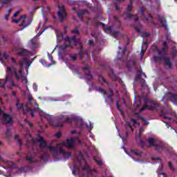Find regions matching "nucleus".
<instances>
[{
  "label": "nucleus",
  "instance_id": "nucleus-14",
  "mask_svg": "<svg viewBox=\"0 0 177 177\" xmlns=\"http://www.w3.org/2000/svg\"><path fill=\"white\" fill-rule=\"evenodd\" d=\"M24 63L27 67H30L32 62L28 60V57H22V59L19 62V67H24Z\"/></svg>",
  "mask_w": 177,
  "mask_h": 177
},
{
  "label": "nucleus",
  "instance_id": "nucleus-4",
  "mask_svg": "<svg viewBox=\"0 0 177 177\" xmlns=\"http://www.w3.org/2000/svg\"><path fill=\"white\" fill-rule=\"evenodd\" d=\"M26 105L30 109V110H32L33 114L34 113H39V111H41L39 105L37 104V101L34 100L31 94L28 95V104Z\"/></svg>",
  "mask_w": 177,
  "mask_h": 177
},
{
  "label": "nucleus",
  "instance_id": "nucleus-7",
  "mask_svg": "<svg viewBox=\"0 0 177 177\" xmlns=\"http://www.w3.org/2000/svg\"><path fill=\"white\" fill-rule=\"evenodd\" d=\"M129 4L127 6V12H125L124 15H127V19H132V17H134V21L136 23H138L139 19L136 17V15H131V12H132V8H133V2H135V0H129Z\"/></svg>",
  "mask_w": 177,
  "mask_h": 177
},
{
  "label": "nucleus",
  "instance_id": "nucleus-52",
  "mask_svg": "<svg viewBox=\"0 0 177 177\" xmlns=\"http://www.w3.org/2000/svg\"><path fill=\"white\" fill-rule=\"evenodd\" d=\"M22 82H24L25 84H27L28 82V80H27V77H23L21 80Z\"/></svg>",
  "mask_w": 177,
  "mask_h": 177
},
{
  "label": "nucleus",
  "instance_id": "nucleus-41",
  "mask_svg": "<svg viewBox=\"0 0 177 177\" xmlns=\"http://www.w3.org/2000/svg\"><path fill=\"white\" fill-rule=\"evenodd\" d=\"M99 93H102L103 95H106V93H107V91L103 89V88H102V87H100L99 88Z\"/></svg>",
  "mask_w": 177,
  "mask_h": 177
},
{
  "label": "nucleus",
  "instance_id": "nucleus-54",
  "mask_svg": "<svg viewBox=\"0 0 177 177\" xmlns=\"http://www.w3.org/2000/svg\"><path fill=\"white\" fill-rule=\"evenodd\" d=\"M131 122H133L134 125H136V124H138V120H136V119L135 118H131Z\"/></svg>",
  "mask_w": 177,
  "mask_h": 177
},
{
  "label": "nucleus",
  "instance_id": "nucleus-39",
  "mask_svg": "<svg viewBox=\"0 0 177 177\" xmlns=\"http://www.w3.org/2000/svg\"><path fill=\"white\" fill-rule=\"evenodd\" d=\"M113 19L115 20V21H117V23H118L119 26H121V20H120V17L114 15Z\"/></svg>",
  "mask_w": 177,
  "mask_h": 177
},
{
  "label": "nucleus",
  "instance_id": "nucleus-50",
  "mask_svg": "<svg viewBox=\"0 0 177 177\" xmlns=\"http://www.w3.org/2000/svg\"><path fill=\"white\" fill-rule=\"evenodd\" d=\"M83 171H91V167L88 166V165H85L83 167Z\"/></svg>",
  "mask_w": 177,
  "mask_h": 177
},
{
  "label": "nucleus",
  "instance_id": "nucleus-6",
  "mask_svg": "<svg viewBox=\"0 0 177 177\" xmlns=\"http://www.w3.org/2000/svg\"><path fill=\"white\" fill-rule=\"evenodd\" d=\"M19 99H17V103H16V107L17 109V110H23L24 114L26 115L27 114H30V115H32V117H35V115H34V112L32 111V110H31V108H30L28 106V105H23V104H19Z\"/></svg>",
  "mask_w": 177,
  "mask_h": 177
},
{
  "label": "nucleus",
  "instance_id": "nucleus-20",
  "mask_svg": "<svg viewBox=\"0 0 177 177\" xmlns=\"http://www.w3.org/2000/svg\"><path fill=\"white\" fill-rule=\"evenodd\" d=\"M16 55L17 56H23L24 57H26V56H28V50L25 48H21L16 53Z\"/></svg>",
  "mask_w": 177,
  "mask_h": 177
},
{
  "label": "nucleus",
  "instance_id": "nucleus-10",
  "mask_svg": "<svg viewBox=\"0 0 177 177\" xmlns=\"http://www.w3.org/2000/svg\"><path fill=\"white\" fill-rule=\"evenodd\" d=\"M3 121L4 124H8L12 125L13 124V116L8 113L3 114Z\"/></svg>",
  "mask_w": 177,
  "mask_h": 177
},
{
  "label": "nucleus",
  "instance_id": "nucleus-40",
  "mask_svg": "<svg viewBox=\"0 0 177 177\" xmlns=\"http://www.w3.org/2000/svg\"><path fill=\"white\" fill-rule=\"evenodd\" d=\"M26 160L29 161L30 164H33L35 162L34 159L31 156H26Z\"/></svg>",
  "mask_w": 177,
  "mask_h": 177
},
{
  "label": "nucleus",
  "instance_id": "nucleus-64",
  "mask_svg": "<svg viewBox=\"0 0 177 177\" xmlns=\"http://www.w3.org/2000/svg\"><path fill=\"white\" fill-rule=\"evenodd\" d=\"M20 13V11H17L15 13H14L13 15V17H16L17 16V15H19Z\"/></svg>",
  "mask_w": 177,
  "mask_h": 177
},
{
  "label": "nucleus",
  "instance_id": "nucleus-24",
  "mask_svg": "<svg viewBox=\"0 0 177 177\" xmlns=\"http://www.w3.org/2000/svg\"><path fill=\"white\" fill-rule=\"evenodd\" d=\"M85 13H88V10H80L77 11L76 15L80 19H82V16H84Z\"/></svg>",
  "mask_w": 177,
  "mask_h": 177
},
{
  "label": "nucleus",
  "instance_id": "nucleus-47",
  "mask_svg": "<svg viewBox=\"0 0 177 177\" xmlns=\"http://www.w3.org/2000/svg\"><path fill=\"white\" fill-rule=\"evenodd\" d=\"M162 118H165V120H169V121H171L172 120V118L167 116L165 114H162Z\"/></svg>",
  "mask_w": 177,
  "mask_h": 177
},
{
  "label": "nucleus",
  "instance_id": "nucleus-11",
  "mask_svg": "<svg viewBox=\"0 0 177 177\" xmlns=\"http://www.w3.org/2000/svg\"><path fill=\"white\" fill-rule=\"evenodd\" d=\"M148 106V110L154 111L156 110V109L158 108V103L156 101H153L151 100H147Z\"/></svg>",
  "mask_w": 177,
  "mask_h": 177
},
{
  "label": "nucleus",
  "instance_id": "nucleus-48",
  "mask_svg": "<svg viewBox=\"0 0 177 177\" xmlns=\"http://www.w3.org/2000/svg\"><path fill=\"white\" fill-rule=\"evenodd\" d=\"M12 23H15L16 24H19V23H20V21H21V18L18 19H12Z\"/></svg>",
  "mask_w": 177,
  "mask_h": 177
},
{
  "label": "nucleus",
  "instance_id": "nucleus-25",
  "mask_svg": "<svg viewBox=\"0 0 177 177\" xmlns=\"http://www.w3.org/2000/svg\"><path fill=\"white\" fill-rule=\"evenodd\" d=\"M125 0H116V2L113 3L114 8H115L116 12H120L121 8L118 6V3L124 2Z\"/></svg>",
  "mask_w": 177,
  "mask_h": 177
},
{
  "label": "nucleus",
  "instance_id": "nucleus-1",
  "mask_svg": "<svg viewBox=\"0 0 177 177\" xmlns=\"http://www.w3.org/2000/svg\"><path fill=\"white\" fill-rule=\"evenodd\" d=\"M147 141L149 147H153L154 150H156V151H158L159 153L164 151V149L167 147L162 141L157 140L153 138H149Z\"/></svg>",
  "mask_w": 177,
  "mask_h": 177
},
{
  "label": "nucleus",
  "instance_id": "nucleus-42",
  "mask_svg": "<svg viewBox=\"0 0 177 177\" xmlns=\"http://www.w3.org/2000/svg\"><path fill=\"white\" fill-rule=\"evenodd\" d=\"M11 135H12V133L10 132V129H8L6 131V136L7 138H10Z\"/></svg>",
  "mask_w": 177,
  "mask_h": 177
},
{
  "label": "nucleus",
  "instance_id": "nucleus-38",
  "mask_svg": "<svg viewBox=\"0 0 177 177\" xmlns=\"http://www.w3.org/2000/svg\"><path fill=\"white\" fill-rule=\"evenodd\" d=\"M71 34H76L77 35H80V30L77 28H75L73 30H71Z\"/></svg>",
  "mask_w": 177,
  "mask_h": 177
},
{
  "label": "nucleus",
  "instance_id": "nucleus-36",
  "mask_svg": "<svg viewBox=\"0 0 177 177\" xmlns=\"http://www.w3.org/2000/svg\"><path fill=\"white\" fill-rule=\"evenodd\" d=\"M63 122H68V124H71L73 122V119L69 118H65L63 120Z\"/></svg>",
  "mask_w": 177,
  "mask_h": 177
},
{
  "label": "nucleus",
  "instance_id": "nucleus-51",
  "mask_svg": "<svg viewBox=\"0 0 177 177\" xmlns=\"http://www.w3.org/2000/svg\"><path fill=\"white\" fill-rule=\"evenodd\" d=\"M100 80H101V81H103L104 83L107 84V80L104 79L103 76L100 75Z\"/></svg>",
  "mask_w": 177,
  "mask_h": 177
},
{
  "label": "nucleus",
  "instance_id": "nucleus-18",
  "mask_svg": "<svg viewBox=\"0 0 177 177\" xmlns=\"http://www.w3.org/2000/svg\"><path fill=\"white\" fill-rule=\"evenodd\" d=\"M74 142H75V140L74 138H71L69 140H67L66 142H62V145L66 146V147H73Z\"/></svg>",
  "mask_w": 177,
  "mask_h": 177
},
{
  "label": "nucleus",
  "instance_id": "nucleus-34",
  "mask_svg": "<svg viewBox=\"0 0 177 177\" xmlns=\"http://www.w3.org/2000/svg\"><path fill=\"white\" fill-rule=\"evenodd\" d=\"M142 26V24H140V22H138V26H136V31L137 32H142V30H140V27Z\"/></svg>",
  "mask_w": 177,
  "mask_h": 177
},
{
  "label": "nucleus",
  "instance_id": "nucleus-22",
  "mask_svg": "<svg viewBox=\"0 0 177 177\" xmlns=\"http://www.w3.org/2000/svg\"><path fill=\"white\" fill-rule=\"evenodd\" d=\"M135 66H136V61H135V59H131L127 64V68L128 70H131V68H132V67H135Z\"/></svg>",
  "mask_w": 177,
  "mask_h": 177
},
{
  "label": "nucleus",
  "instance_id": "nucleus-44",
  "mask_svg": "<svg viewBox=\"0 0 177 177\" xmlns=\"http://www.w3.org/2000/svg\"><path fill=\"white\" fill-rule=\"evenodd\" d=\"M145 145H146V143H145V141H143V140H140V146L141 149H145Z\"/></svg>",
  "mask_w": 177,
  "mask_h": 177
},
{
  "label": "nucleus",
  "instance_id": "nucleus-17",
  "mask_svg": "<svg viewBox=\"0 0 177 177\" xmlns=\"http://www.w3.org/2000/svg\"><path fill=\"white\" fill-rule=\"evenodd\" d=\"M59 154H62V156L66 158V160H70V158L71 157V153L64 151L63 148L59 149Z\"/></svg>",
  "mask_w": 177,
  "mask_h": 177
},
{
  "label": "nucleus",
  "instance_id": "nucleus-62",
  "mask_svg": "<svg viewBox=\"0 0 177 177\" xmlns=\"http://www.w3.org/2000/svg\"><path fill=\"white\" fill-rule=\"evenodd\" d=\"M88 44L91 46H93L95 44L93 43V41L92 40H88Z\"/></svg>",
  "mask_w": 177,
  "mask_h": 177
},
{
  "label": "nucleus",
  "instance_id": "nucleus-61",
  "mask_svg": "<svg viewBox=\"0 0 177 177\" xmlns=\"http://www.w3.org/2000/svg\"><path fill=\"white\" fill-rule=\"evenodd\" d=\"M56 138H57L58 139L62 136V133L61 132H58L55 134Z\"/></svg>",
  "mask_w": 177,
  "mask_h": 177
},
{
  "label": "nucleus",
  "instance_id": "nucleus-55",
  "mask_svg": "<svg viewBox=\"0 0 177 177\" xmlns=\"http://www.w3.org/2000/svg\"><path fill=\"white\" fill-rule=\"evenodd\" d=\"M140 78H142V72H140L139 73H138L136 76V80H140Z\"/></svg>",
  "mask_w": 177,
  "mask_h": 177
},
{
  "label": "nucleus",
  "instance_id": "nucleus-16",
  "mask_svg": "<svg viewBox=\"0 0 177 177\" xmlns=\"http://www.w3.org/2000/svg\"><path fill=\"white\" fill-rule=\"evenodd\" d=\"M157 18L160 20V23L162 25V27H165V28H168V24L167 23V19L165 16H161L160 15H157Z\"/></svg>",
  "mask_w": 177,
  "mask_h": 177
},
{
  "label": "nucleus",
  "instance_id": "nucleus-31",
  "mask_svg": "<svg viewBox=\"0 0 177 177\" xmlns=\"http://www.w3.org/2000/svg\"><path fill=\"white\" fill-rule=\"evenodd\" d=\"M14 139L17 141V143L19 145L20 147H21V146H23V143L21 142V140H20L19 138V135L16 134L15 136Z\"/></svg>",
  "mask_w": 177,
  "mask_h": 177
},
{
  "label": "nucleus",
  "instance_id": "nucleus-35",
  "mask_svg": "<svg viewBox=\"0 0 177 177\" xmlns=\"http://www.w3.org/2000/svg\"><path fill=\"white\" fill-rule=\"evenodd\" d=\"M69 57L71 59L72 62H75L77 60V54H69Z\"/></svg>",
  "mask_w": 177,
  "mask_h": 177
},
{
  "label": "nucleus",
  "instance_id": "nucleus-15",
  "mask_svg": "<svg viewBox=\"0 0 177 177\" xmlns=\"http://www.w3.org/2000/svg\"><path fill=\"white\" fill-rule=\"evenodd\" d=\"M44 117L46 118V120H47L48 122L50 124V125H52L54 128H59V127H63V124H62V123L57 124L54 125L53 124V119L52 118V116L46 115Z\"/></svg>",
  "mask_w": 177,
  "mask_h": 177
},
{
  "label": "nucleus",
  "instance_id": "nucleus-29",
  "mask_svg": "<svg viewBox=\"0 0 177 177\" xmlns=\"http://www.w3.org/2000/svg\"><path fill=\"white\" fill-rule=\"evenodd\" d=\"M114 95V93H113V91L111 90L110 93L108 95V99H109L111 103H114V100L113 99V95Z\"/></svg>",
  "mask_w": 177,
  "mask_h": 177
},
{
  "label": "nucleus",
  "instance_id": "nucleus-45",
  "mask_svg": "<svg viewBox=\"0 0 177 177\" xmlns=\"http://www.w3.org/2000/svg\"><path fill=\"white\" fill-rule=\"evenodd\" d=\"M95 161L99 167H102V165H103V162H102L101 160L95 159Z\"/></svg>",
  "mask_w": 177,
  "mask_h": 177
},
{
  "label": "nucleus",
  "instance_id": "nucleus-28",
  "mask_svg": "<svg viewBox=\"0 0 177 177\" xmlns=\"http://www.w3.org/2000/svg\"><path fill=\"white\" fill-rule=\"evenodd\" d=\"M109 77H111V79L113 80V81H115L117 80V77L115 76V73H114V71L111 70V72L109 73Z\"/></svg>",
  "mask_w": 177,
  "mask_h": 177
},
{
  "label": "nucleus",
  "instance_id": "nucleus-2",
  "mask_svg": "<svg viewBox=\"0 0 177 177\" xmlns=\"http://www.w3.org/2000/svg\"><path fill=\"white\" fill-rule=\"evenodd\" d=\"M6 73V75L5 82L3 84L2 82H0L1 88H5V85H6V82L12 80V77H13V75H15L17 81H19L20 80V77L17 75V70L16 69V68H13L12 69L10 66H7Z\"/></svg>",
  "mask_w": 177,
  "mask_h": 177
},
{
  "label": "nucleus",
  "instance_id": "nucleus-32",
  "mask_svg": "<svg viewBox=\"0 0 177 177\" xmlns=\"http://www.w3.org/2000/svg\"><path fill=\"white\" fill-rule=\"evenodd\" d=\"M70 46H71V44H62L59 48L61 50L64 51L66 49H67V48H70Z\"/></svg>",
  "mask_w": 177,
  "mask_h": 177
},
{
  "label": "nucleus",
  "instance_id": "nucleus-5",
  "mask_svg": "<svg viewBox=\"0 0 177 177\" xmlns=\"http://www.w3.org/2000/svg\"><path fill=\"white\" fill-rule=\"evenodd\" d=\"M37 142L39 143L40 149H48L50 151H53L55 154H57V147L53 146H48V144L45 140H44V138L39 136Z\"/></svg>",
  "mask_w": 177,
  "mask_h": 177
},
{
  "label": "nucleus",
  "instance_id": "nucleus-60",
  "mask_svg": "<svg viewBox=\"0 0 177 177\" xmlns=\"http://www.w3.org/2000/svg\"><path fill=\"white\" fill-rule=\"evenodd\" d=\"M2 40L4 42V44H8V38L3 37Z\"/></svg>",
  "mask_w": 177,
  "mask_h": 177
},
{
  "label": "nucleus",
  "instance_id": "nucleus-21",
  "mask_svg": "<svg viewBox=\"0 0 177 177\" xmlns=\"http://www.w3.org/2000/svg\"><path fill=\"white\" fill-rule=\"evenodd\" d=\"M86 80H87V84L89 85L92 80H93V75L91 74V71H88L87 73H85Z\"/></svg>",
  "mask_w": 177,
  "mask_h": 177
},
{
  "label": "nucleus",
  "instance_id": "nucleus-30",
  "mask_svg": "<svg viewBox=\"0 0 177 177\" xmlns=\"http://www.w3.org/2000/svg\"><path fill=\"white\" fill-rule=\"evenodd\" d=\"M156 50L158 52V56H161V55H162V53H165L167 48H164L162 47L161 50L157 48Z\"/></svg>",
  "mask_w": 177,
  "mask_h": 177
},
{
  "label": "nucleus",
  "instance_id": "nucleus-27",
  "mask_svg": "<svg viewBox=\"0 0 177 177\" xmlns=\"http://www.w3.org/2000/svg\"><path fill=\"white\" fill-rule=\"evenodd\" d=\"M133 154H136L138 157H142V154L143 153L142 151L138 149H135L131 151Z\"/></svg>",
  "mask_w": 177,
  "mask_h": 177
},
{
  "label": "nucleus",
  "instance_id": "nucleus-3",
  "mask_svg": "<svg viewBox=\"0 0 177 177\" xmlns=\"http://www.w3.org/2000/svg\"><path fill=\"white\" fill-rule=\"evenodd\" d=\"M153 59L155 63H161L164 60L165 66L172 70V62H171V57H167V53L161 54L160 56L154 55Z\"/></svg>",
  "mask_w": 177,
  "mask_h": 177
},
{
  "label": "nucleus",
  "instance_id": "nucleus-8",
  "mask_svg": "<svg viewBox=\"0 0 177 177\" xmlns=\"http://www.w3.org/2000/svg\"><path fill=\"white\" fill-rule=\"evenodd\" d=\"M59 10L57 14L60 20V21H64V19L67 18V13H66V8H64V6H59Z\"/></svg>",
  "mask_w": 177,
  "mask_h": 177
},
{
  "label": "nucleus",
  "instance_id": "nucleus-12",
  "mask_svg": "<svg viewBox=\"0 0 177 177\" xmlns=\"http://www.w3.org/2000/svg\"><path fill=\"white\" fill-rule=\"evenodd\" d=\"M64 41H68L69 42V44L71 45V42H74V45L77 46L78 45V42H80V39H77V36H72V37H68L66 36L64 39Z\"/></svg>",
  "mask_w": 177,
  "mask_h": 177
},
{
  "label": "nucleus",
  "instance_id": "nucleus-33",
  "mask_svg": "<svg viewBox=\"0 0 177 177\" xmlns=\"http://www.w3.org/2000/svg\"><path fill=\"white\" fill-rule=\"evenodd\" d=\"M140 85L142 88H146V86H147V83H146V80L145 79H141Z\"/></svg>",
  "mask_w": 177,
  "mask_h": 177
},
{
  "label": "nucleus",
  "instance_id": "nucleus-37",
  "mask_svg": "<svg viewBox=\"0 0 177 177\" xmlns=\"http://www.w3.org/2000/svg\"><path fill=\"white\" fill-rule=\"evenodd\" d=\"M147 109H149V105L145 103L142 107L140 109V113H142V111H145V110H146Z\"/></svg>",
  "mask_w": 177,
  "mask_h": 177
},
{
  "label": "nucleus",
  "instance_id": "nucleus-46",
  "mask_svg": "<svg viewBox=\"0 0 177 177\" xmlns=\"http://www.w3.org/2000/svg\"><path fill=\"white\" fill-rule=\"evenodd\" d=\"M168 165L171 171H175V168L174 167V165H172L171 162H169Z\"/></svg>",
  "mask_w": 177,
  "mask_h": 177
},
{
  "label": "nucleus",
  "instance_id": "nucleus-9",
  "mask_svg": "<svg viewBox=\"0 0 177 177\" xmlns=\"http://www.w3.org/2000/svg\"><path fill=\"white\" fill-rule=\"evenodd\" d=\"M77 50H79L78 55L80 56V60H82L84 59V56L85 55H88V50L84 49V46H82V44H80L77 48Z\"/></svg>",
  "mask_w": 177,
  "mask_h": 177
},
{
  "label": "nucleus",
  "instance_id": "nucleus-56",
  "mask_svg": "<svg viewBox=\"0 0 177 177\" xmlns=\"http://www.w3.org/2000/svg\"><path fill=\"white\" fill-rule=\"evenodd\" d=\"M162 48H165V49H167L168 48V44H167V41H164L163 42Z\"/></svg>",
  "mask_w": 177,
  "mask_h": 177
},
{
  "label": "nucleus",
  "instance_id": "nucleus-57",
  "mask_svg": "<svg viewBox=\"0 0 177 177\" xmlns=\"http://www.w3.org/2000/svg\"><path fill=\"white\" fill-rule=\"evenodd\" d=\"M46 156H48V153H42L41 156V160H45Z\"/></svg>",
  "mask_w": 177,
  "mask_h": 177
},
{
  "label": "nucleus",
  "instance_id": "nucleus-23",
  "mask_svg": "<svg viewBox=\"0 0 177 177\" xmlns=\"http://www.w3.org/2000/svg\"><path fill=\"white\" fill-rule=\"evenodd\" d=\"M169 100L172 103H177V94L176 93H169Z\"/></svg>",
  "mask_w": 177,
  "mask_h": 177
},
{
  "label": "nucleus",
  "instance_id": "nucleus-19",
  "mask_svg": "<svg viewBox=\"0 0 177 177\" xmlns=\"http://www.w3.org/2000/svg\"><path fill=\"white\" fill-rule=\"evenodd\" d=\"M26 20H27V17L26 15L21 16V24H19L20 27H24L26 28V27H28V26H30V24H26Z\"/></svg>",
  "mask_w": 177,
  "mask_h": 177
},
{
  "label": "nucleus",
  "instance_id": "nucleus-43",
  "mask_svg": "<svg viewBox=\"0 0 177 177\" xmlns=\"http://www.w3.org/2000/svg\"><path fill=\"white\" fill-rule=\"evenodd\" d=\"M12 0H0V3L2 5H6V3H9Z\"/></svg>",
  "mask_w": 177,
  "mask_h": 177
},
{
  "label": "nucleus",
  "instance_id": "nucleus-59",
  "mask_svg": "<svg viewBox=\"0 0 177 177\" xmlns=\"http://www.w3.org/2000/svg\"><path fill=\"white\" fill-rule=\"evenodd\" d=\"M3 57L6 59V60H8V58L9 57L8 54H6L5 52L3 53Z\"/></svg>",
  "mask_w": 177,
  "mask_h": 177
},
{
  "label": "nucleus",
  "instance_id": "nucleus-49",
  "mask_svg": "<svg viewBox=\"0 0 177 177\" xmlns=\"http://www.w3.org/2000/svg\"><path fill=\"white\" fill-rule=\"evenodd\" d=\"M32 88H33V91H35V92H37V91H38V85H37V84H33L32 85Z\"/></svg>",
  "mask_w": 177,
  "mask_h": 177
},
{
  "label": "nucleus",
  "instance_id": "nucleus-63",
  "mask_svg": "<svg viewBox=\"0 0 177 177\" xmlns=\"http://www.w3.org/2000/svg\"><path fill=\"white\" fill-rule=\"evenodd\" d=\"M30 43L32 44V45H35V44H37V41H35V39H31L30 40Z\"/></svg>",
  "mask_w": 177,
  "mask_h": 177
},
{
  "label": "nucleus",
  "instance_id": "nucleus-53",
  "mask_svg": "<svg viewBox=\"0 0 177 177\" xmlns=\"http://www.w3.org/2000/svg\"><path fill=\"white\" fill-rule=\"evenodd\" d=\"M77 174V166H73V174L76 175Z\"/></svg>",
  "mask_w": 177,
  "mask_h": 177
},
{
  "label": "nucleus",
  "instance_id": "nucleus-13",
  "mask_svg": "<svg viewBox=\"0 0 177 177\" xmlns=\"http://www.w3.org/2000/svg\"><path fill=\"white\" fill-rule=\"evenodd\" d=\"M140 12L142 17H144V19L148 21V23H151V24H154V20L153 19V16L151 14H148V18L146 17H144L143 15V12H145V7H141L140 8Z\"/></svg>",
  "mask_w": 177,
  "mask_h": 177
},
{
  "label": "nucleus",
  "instance_id": "nucleus-58",
  "mask_svg": "<svg viewBox=\"0 0 177 177\" xmlns=\"http://www.w3.org/2000/svg\"><path fill=\"white\" fill-rule=\"evenodd\" d=\"M39 62L43 64V66H46V62H45V59H40Z\"/></svg>",
  "mask_w": 177,
  "mask_h": 177
},
{
  "label": "nucleus",
  "instance_id": "nucleus-26",
  "mask_svg": "<svg viewBox=\"0 0 177 177\" xmlns=\"http://www.w3.org/2000/svg\"><path fill=\"white\" fill-rule=\"evenodd\" d=\"M92 57L94 59V60H96V59H97V57H99V51L94 50L93 51H92Z\"/></svg>",
  "mask_w": 177,
  "mask_h": 177
}]
</instances>
